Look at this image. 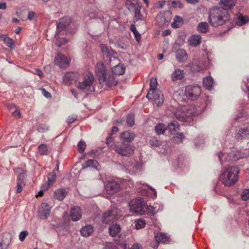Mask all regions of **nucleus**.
Listing matches in <instances>:
<instances>
[{"label": "nucleus", "instance_id": "nucleus-1", "mask_svg": "<svg viewBox=\"0 0 249 249\" xmlns=\"http://www.w3.org/2000/svg\"><path fill=\"white\" fill-rule=\"evenodd\" d=\"M230 19V14L226 8L215 6L209 10L208 21L212 27H218L222 26Z\"/></svg>", "mask_w": 249, "mask_h": 249}, {"label": "nucleus", "instance_id": "nucleus-2", "mask_svg": "<svg viewBox=\"0 0 249 249\" xmlns=\"http://www.w3.org/2000/svg\"><path fill=\"white\" fill-rule=\"evenodd\" d=\"M238 169L234 166L225 168L220 176V181L226 186L234 185L238 180Z\"/></svg>", "mask_w": 249, "mask_h": 249}, {"label": "nucleus", "instance_id": "nucleus-3", "mask_svg": "<svg viewBox=\"0 0 249 249\" xmlns=\"http://www.w3.org/2000/svg\"><path fill=\"white\" fill-rule=\"evenodd\" d=\"M71 22V18L69 17H64L60 18L57 23V31L55 36L56 44L58 46H61L66 43L68 41L65 38H60L59 36L64 35L66 32L65 29L70 25Z\"/></svg>", "mask_w": 249, "mask_h": 249}, {"label": "nucleus", "instance_id": "nucleus-4", "mask_svg": "<svg viewBox=\"0 0 249 249\" xmlns=\"http://www.w3.org/2000/svg\"><path fill=\"white\" fill-rule=\"evenodd\" d=\"M198 113L193 111L192 107H182L178 108L174 112V115L178 120L188 123L191 125V122L192 121V116L197 115Z\"/></svg>", "mask_w": 249, "mask_h": 249}, {"label": "nucleus", "instance_id": "nucleus-5", "mask_svg": "<svg viewBox=\"0 0 249 249\" xmlns=\"http://www.w3.org/2000/svg\"><path fill=\"white\" fill-rule=\"evenodd\" d=\"M94 82L93 75L89 72L85 76L83 81L78 83L77 87L84 92H91L95 90Z\"/></svg>", "mask_w": 249, "mask_h": 249}, {"label": "nucleus", "instance_id": "nucleus-6", "mask_svg": "<svg viewBox=\"0 0 249 249\" xmlns=\"http://www.w3.org/2000/svg\"><path fill=\"white\" fill-rule=\"evenodd\" d=\"M129 206L131 212L137 214H143L147 211V205L142 198L132 200L129 203Z\"/></svg>", "mask_w": 249, "mask_h": 249}, {"label": "nucleus", "instance_id": "nucleus-7", "mask_svg": "<svg viewBox=\"0 0 249 249\" xmlns=\"http://www.w3.org/2000/svg\"><path fill=\"white\" fill-rule=\"evenodd\" d=\"M111 147L122 156L129 157L134 152V147L128 143H115L111 145Z\"/></svg>", "mask_w": 249, "mask_h": 249}, {"label": "nucleus", "instance_id": "nucleus-8", "mask_svg": "<svg viewBox=\"0 0 249 249\" xmlns=\"http://www.w3.org/2000/svg\"><path fill=\"white\" fill-rule=\"evenodd\" d=\"M126 4L128 9L134 13V18L136 21L143 20L141 13L142 6L138 0H127Z\"/></svg>", "mask_w": 249, "mask_h": 249}, {"label": "nucleus", "instance_id": "nucleus-9", "mask_svg": "<svg viewBox=\"0 0 249 249\" xmlns=\"http://www.w3.org/2000/svg\"><path fill=\"white\" fill-rule=\"evenodd\" d=\"M201 93V88L197 85H188L186 87L185 94L192 100H196Z\"/></svg>", "mask_w": 249, "mask_h": 249}, {"label": "nucleus", "instance_id": "nucleus-10", "mask_svg": "<svg viewBox=\"0 0 249 249\" xmlns=\"http://www.w3.org/2000/svg\"><path fill=\"white\" fill-rule=\"evenodd\" d=\"M118 210L114 208L105 212L102 217L103 222L109 224L116 220L120 217V215L118 214Z\"/></svg>", "mask_w": 249, "mask_h": 249}, {"label": "nucleus", "instance_id": "nucleus-11", "mask_svg": "<svg viewBox=\"0 0 249 249\" xmlns=\"http://www.w3.org/2000/svg\"><path fill=\"white\" fill-rule=\"evenodd\" d=\"M105 189L108 194L113 195L120 190V185L115 180H109L105 185Z\"/></svg>", "mask_w": 249, "mask_h": 249}, {"label": "nucleus", "instance_id": "nucleus-12", "mask_svg": "<svg viewBox=\"0 0 249 249\" xmlns=\"http://www.w3.org/2000/svg\"><path fill=\"white\" fill-rule=\"evenodd\" d=\"M70 60L62 53H58L55 57L54 63L61 68H66L69 65Z\"/></svg>", "mask_w": 249, "mask_h": 249}, {"label": "nucleus", "instance_id": "nucleus-13", "mask_svg": "<svg viewBox=\"0 0 249 249\" xmlns=\"http://www.w3.org/2000/svg\"><path fill=\"white\" fill-rule=\"evenodd\" d=\"M78 79V74L73 72H68L64 75L63 83L66 85H71Z\"/></svg>", "mask_w": 249, "mask_h": 249}, {"label": "nucleus", "instance_id": "nucleus-14", "mask_svg": "<svg viewBox=\"0 0 249 249\" xmlns=\"http://www.w3.org/2000/svg\"><path fill=\"white\" fill-rule=\"evenodd\" d=\"M51 210V207L46 203H42L38 210L40 218L42 219H46L50 215Z\"/></svg>", "mask_w": 249, "mask_h": 249}, {"label": "nucleus", "instance_id": "nucleus-15", "mask_svg": "<svg viewBox=\"0 0 249 249\" xmlns=\"http://www.w3.org/2000/svg\"><path fill=\"white\" fill-rule=\"evenodd\" d=\"M96 72L100 82H101V80H105V77L107 74L106 68L103 63L98 62L97 63L96 65Z\"/></svg>", "mask_w": 249, "mask_h": 249}, {"label": "nucleus", "instance_id": "nucleus-16", "mask_svg": "<svg viewBox=\"0 0 249 249\" xmlns=\"http://www.w3.org/2000/svg\"><path fill=\"white\" fill-rule=\"evenodd\" d=\"M155 239L157 241L156 243H151V246L157 249L159 243H165L169 240V237L165 233H157L155 236Z\"/></svg>", "mask_w": 249, "mask_h": 249}, {"label": "nucleus", "instance_id": "nucleus-17", "mask_svg": "<svg viewBox=\"0 0 249 249\" xmlns=\"http://www.w3.org/2000/svg\"><path fill=\"white\" fill-rule=\"evenodd\" d=\"M148 99H153L157 106L161 105L164 102L163 95L161 93L160 90H156L154 93H152L150 98H147Z\"/></svg>", "mask_w": 249, "mask_h": 249}, {"label": "nucleus", "instance_id": "nucleus-18", "mask_svg": "<svg viewBox=\"0 0 249 249\" xmlns=\"http://www.w3.org/2000/svg\"><path fill=\"white\" fill-rule=\"evenodd\" d=\"M12 240V236L9 233H4L2 235L1 240L0 242V248L1 249H8Z\"/></svg>", "mask_w": 249, "mask_h": 249}, {"label": "nucleus", "instance_id": "nucleus-19", "mask_svg": "<svg viewBox=\"0 0 249 249\" xmlns=\"http://www.w3.org/2000/svg\"><path fill=\"white\" fill-rule=\"evenodd\" d=\"M70 217L73 221L80 220L82 217V212L79 207H73L70 212Z\"/></svg>", "mask_w": 249, "mask_h": 249}, {"label": "nucleus", "instance_id": "nucleus-20", "mask_svg": "<svg viewBox=\"0 0 249 249\" xmlns=\"http://www.w3.org/2000/svg\"><path fill=\"white\" fill-rule=\"evenodd\" d=\"M134 133L130 131H126L121 134V139L122 142L129 143L134 140Z\"/></svg>", "mask_w": 249, "mask_h": 249}, {"label": "nucleus", "instance_id": "nucleus-21", "mask_svg": "<svg viewBox=\"0 0 249 249\" xmlns=\"http://www.w3.org/2000/svg\"><path fill=\"white\" fill-rule=\"evenodd\" d=\"M188 42L192 47H196L201 42V37L200 35L195 34L191 36L188 38Z\"/></svg>", "mask_w": 249, "mask_h": 249}, {"label": "nucleus", "instance_id": "nucleus-22", "mask_svg": "<svg viewBox=\"0 0 249 249\" xmlns=\"http://www.w3.org/2000/svg\"><path fill=\"white\" fill-rule=\"evenodd\" d=\"M100 83H106L107 86L111 87L117 84V81L113 75L108 74L106 77L105 80H101Z\"/></svg>", "mask_w": 249, "mask_h": 249}, {"label": "nucleus", "instance_id": "nucleus-23", "mask_svg": "<svg viewBox=\"0 0 249 249\" xmlns=\"http://www.w3.org/2000/svg\"><path fill=\"white\" fill-rule=\"evenodd\" d=\"M94 229L92 225H87L80 230L81 234L84 237H89L93 232Z\"/></svg>", "mask_w": 249, "mask_h": 249}, {"label": "nucleus", "instance_id": "nucleus-24", "mask_svg": "<svg viewBox=\"0 0 249 249\" xmlns=\"http://www.w3.org/2000/svg\"><path fill=\"white\" fill-rule=\"evenodd\" d=\"M158 85L157 79L156 78L152 77L150 80V89L146 95V98H150L152 93H154L156 90H159L157 89Z\"/></svg>", "mask_w": 249, "mask_h": 249}, {"label": "nucleus", "instance_id": "nucleus-25", "mask_svg": "<svg viewBox=\"0 0 249 249\" xmlns=\"http://www.w3.org/2000/svg\"><path fill=\"white\" fill-rule=\"evenodd\" d=\"M100 47L103 55L111 60L110 56L113 54L114 51L110 49L106 45L103 44H101Z\"/></svg>", "mask_w": 249, "mask_h": 249}, {"label": "nucleus", "instance_id": "nucleus-26", "mask_svg": "<svg viewBox=\"0 0 249 249\" xmlns=\"http://www.w3.org/2000/svg\"><path fill=\"white\" fill-rule=\"evenodd\" d=\"M109 233L112 237H116L121 231V227L117 224L111 225L108 229Z\"/></svg>", "mask_w": 249, "mask_h": 249}, {"label": "nucleus", "instance_id": "nucleus-27", "mask_svg": "<svg viewBox=\"0 0 249 249\" xmlns=\"http://www.w3.org/2000/svg\"><path fill=\"white\" fill-rule=\"evenodd\" d=\"M209 26L206 22H201L198 24L196 30L200 33H206L209 31Z\"/></svg>", "mask_w": 249, "mask_h": 249}, {"label": "nucleus", "instance_id": "nucleus-28", "mask_svg": "<svg viewBox=\"0 0 249 249\" xmlns=\"http://www.w3.org/2000/svg\"><path fill=\"white\" fill-rule=\"evenodd\" d=\"M67 192L64 189H59L56 190L54 193V198L59 200H62L67 196Z\"/></svg>", "mask_w": 249, "mask_h": 249}, {"label": "nucleus", "instance_id": "nucleus-29", "mask_svg": "<svg viewBox=\"0 0 249 249\" xmlns=\"http://www.w3.org/2000/svg\"><path fill=\"white\" fill-rule=\"evenodd\" d=\"M125 70V67L121 64H117L114 66L112 68V72L114 75H122L123 74Z\"/></svg>", "mask_w": 249, "mask_h": 249}, {"label": "nucleus", "instance_id": "nucleus-30", "mask_svg": "<svg viewBox=\"0 0 249 249\" xmlns=\"http://www.w3.org/2000/svg\"><path fill=\"white\" fill-rule=\"evenodd\" d=\"M184 75L183 71L179 69L176 70L172 74V79L173 81L181 80Z\"/></svg>", "mask_w": 249, "mask_h": 249}, {"label": "nucleus", "instance_id": "nucleus-31", "mask_svg": "<svg viewBox=\"0 0 249 249\" xmlns=\"http://www.w3.org/2000/svg\"><path fill=\"white\" fill-rule=\"evenodd\" d=\"M15 173L18 176L17 181L24 182L26 176V172L21 168H18L15 169Z\"/></svg>", "mask_w": 249, "mask_h": 249}, {"label": "nucleus", "instance_id": "nucleus-32", "mask_svg": "<svg viewBox=\"0 0 249 249\" xmlns=\"http://www.w3.org/2000/svg\"><path fill=\"white\" fill-rule=\"evenodd\" d=\"M176 56L179 61H184L187 58V53L184 50L179 49L176 52Z\"/></svg>", "mask_w": 249, "mask_h": 249}, {"label": "nucleus", "instance_id": "nucleus-33", "mask_svg": "<svg viewBox=\"0 0 249 249\" xmlns=\"http://www.w3.org/2000/svg\"><path fill=\"white\" fill-rule=\"evenodd\" d=\"M203 84L205 87L208 90H211L213 87V80L212 77L207 76L204 78L203 80Z\"/></svg>", "mask_w": 249, "mask_h": 249}, {"label": "nucleus", "instance_id": "nucleus-34", "mask_svg": "<svg viewBox=\"0 0 249 249\" xmlns=\"http://www.w3.org/2000/svg\"><path fill=\"white\" fill-rule=\"evenodd\" d=\"M236 2V0H220V3L225 7L227 10L231 9L234 6Z\"/></svg>", "mask_w": 249, "mask_h": 249}, {"label": "nucleus", "instance_id": "nucleus-35", "mask_svg": "<svg viewBox=\"0 0 249 249\" xmlns=\"http://www.w3.org/2000/svg\"><path fill=\"white\" fill-rule=\"evenodd\" d=\"M98 165V162L94 160H89L86 161L83 165V169H85L88 167H93L97 169Z\"/></svg>", "mask_w": 249, "mask_h": 249}, {"label": "nucleus", "instance_id": "nucleus-36", "mask_svg": "<svg viewBox=\"0 0 249 249\" xmlns=\"http://www.w3.org/2000/svg\"><path fill=\"white\" fill-rule=\"evenodd\" d=\"M179 126L177 122L173 121L168 124L167 128L171 133L175 134L179 130Z\"/></svg>", "mask_w": 249, "mask_h": 249}, {"label": "nucleus", "instance_id": "nucleus-37", "mask_svg": "<svg viewBox=\"0 0 249 249\" xmlns=\"http://www.w3.org/2000/svg\"><path fill=\"white\" fill-rule=\"evenodd\" d=\"M249 135L248 132L246 128H241L239 129L237 133L236 137L238 139H243L248 137Z\"/></svg>", "mask_w": 249, "mask_h": 249}, {"label": "nucleus", "instance_id": "nucleus-38", "mask_svg": "<svg viewBox=\"0 0 249 249\" xmlns=\"http://www.w3.org/2000/svg\"><path fill=\"white\" fill-rule=\"evenodd\" d=\"M0 37L2 38V40H3L4 43L11 49H13L15 47V45L14 44V41L12 39L10 38L9 37L5 36L3 35L1 36Z\"/></svg>", "mask_w": 249, "mask_h": 249}, {"label": "nucleus", "instance_id": "nucleus-39", "mask_svg": "<svg viewBox=\"0 0 249 249\" xmlns=\"http://www.w3.org/2000/svg\"><path fill=\"white\" fill-rule=\"evenodd\" d=\"M138 183H137V187L140 192H142L143 194H145L144 192H143V191H145V187H148L152 191V192L154 194V197L155 198L157 197V192L156 190L152 187H150L146 184H143L142 186L139 187Z\"/></svg>", "mask_w": 249, "mask_h": 249}, {"label": "nucleus", "instance_id": "nucleus-40", "mask_svg": "<svg viewBox=\"0 0 249 249\" xmlns=\"http://www.w3.org/2000/svg\"><path fill=\"white\" fill-rule=\"evenodd\" d=\"M155 130L158 135L162 134L166 130V126L163 124H159L155 126Z\"/></svg>", "mask_w": 249, "mask_h": 249}, {"label": "nucleus", "instance_id": "nucleus-41", "mask_svg": "<svg viewBox=\"0 0 249 249\" xmlns=\"http://www.w3.org/2000/svg\"><path fill=\"white\" fill-rule=\"evenodd\" d=\"M56 179V174L54 171L49 173L48 175V185H51L53 184Z\"/></svg>", "mask_w": 249, "mask_h": 249}, {"label": "nucleus", "instance_id": "nucleus-42", "mask_svg": "<svg viewBox=\"0 0 249 249\" xmlns=\"http://www.w3.org/2000/svg\"><path fill=\"white\" fill-rule=\"evenodd\" d=\"M126 123L129 126H132L135 124L134 115L130 114L127 116Z\"/></svg>", "mask_w": 249, "mask_h": 249}, {"label": "nucleus", "instance_id": "nucleus-43", "mask_svg": "<svg viewBox=\"0 0 249 249\" xmlns=\"http://www.w3.org/2000/svg\"><path fill=\"white\" fill-rule=\"evenodd\" d=\"M145 226V221L142 219H138L135 221V227L136 229L139 230L143 228Z\"/></svg>", "mask_w": 249, "mask_h": 249}, {"label": "nucleus", "instance_id": "nucleus-44", "mask_svg": "<svg viewBox=\"0 0 249 249\" xmlns=\"http://www.w3.org/2000/svg\"><path fill=\"white\" fill-rule=\"evenodd\" d=\"M38 152L40 155H47L48 153V148L47 145L44 144H40L38 147Z\"/></svg>", "mask_w": 249, "mask_h": 249}, {"label": "nucleus", "instance_id": "nucleus-45", "mask_svg": "<svg viewBox=\"0 0 249 249\" xmlns=\"http://www.w3.org/2000/svg\"><path fill=\"white\" fill-rule=\"evenodd\" d=\"M130 30L133 32L135 35L136 40L139 42L141 40V35L137 31L135 26L133 24L130 26Z\"/></svg>", "mask_w": 249, "mask_h": 249}, {"label": "nucleus", "instance_id": "nucleus-46", "mask_svg": "<svg viewBox=\"0 0 249 249\" xmlns=\"http://www.w3.org/2000/svg\"><path fill=\"white\" fill-rule=\"evenodd\" d=\"M182 21V19L181 18L178 16H176L174 19V21L172 23V26L174 28L179 27Z\"/></svg>", "mask_w": 249, "mask_h": 249}, {"label": "nucleus", "instance_id": "nucleus-47", "mask_svg": "<svg viewBox=\"0 0 249 249\" xmlns=\"http://www.w3.org/2000/svg\"><path fill=\"white\" fill-rule=\"evenodd\" d=\"M78 151L80 153L84 152L86 147V144L84 141H80L78 144Z\"/></svg>", "mask_w": 249, "mask_h": 249}, {"label": "nucleus", "instance_id": "nucleus-48", "mask_svg": "<svg viewBox=\"0 0 249 249\" xmlns=\"http://www.w3.org/2000/svg\"><path fill=\"white\" fill-rule=\"evenodd\" d=\"M248 18L244 16H240L238 20L237 21V24L238 25H242L247 22L248 21Z\"/></svg>", "mask_w": 249, "mask_h": 249}, {"label": "nucleus", "instance_id": "nucleus-49", "mask_svg": "<svg viewBox=\"0 0 249 249\" xmlns=\"http://www.w3.org/2000/svg\"><path fill=\"white\" fill-rule=\"evenodd\" d=\"M242 199L246 201L249 199V189L244 190L241 194Z\"/></svg>", "mask_w": 249, "mask_h": 249}, {"label": "nucleus", "instance_id": "nucleus-50", "mask_svg": "<svg viewBox=\"0 0 249 249\" xmlns=\"http://www.w3.org/2000/svg\"><path fill=\"white\" fill-rule=\"evenodd\" d=\"M172 7L177 8H182L183 7V4L180 1H173L171 4Z\"/></svg>", "mask_w": 249, "mask_h": 249}, {"label": "nucleus", "instance_id": "nucleus-51", "mask_svg": "<svg viewBox=\"0 0 249 249\" xmlns=\"http://www.w3.org/2000/svg\"><path fill=\"white\" fill-rule=\"evenodd\" d=\"M150 143L153 146L158 147L160 145V142L158 139L153 138L150 140Z\"/></svg>", "mask_w": 249, "mask_h": 249}, {"label": "nucleus", "instance_id": "nucleus-52", "mask_svg": "<svg viewBox=\"0 0 249 249\" xmlns=\"http://www.w3.org/2000/svg\"><path fill=\"white\" fill-rule=\"evenodd\" d=\"M29 233L27 231H22L19 234V239L20 241L23 242L28 235Z\"/></svg>", "mask_w": 249, "mask_h": 249}, {"label": "nucleus", "instance_id": "nucleus-53", "mask_svg": "<svg viewBox=\"0 0 249 249\" xmlns=\"http://www.w3.org/2000/svg\"><path fill=\"white\" fill-rule=\"evenodd\" d=\"M105 249H117V246L112 243H107L105 245Z\"/></svg>", "mask_w": 249, "mask_h": 249}, {"label": "nucleus", "instance_id": "nucleus-54", "mask_svg": "<svg viewBox=\"0 0 249 249\" xmlns=\"http://www.w3.org/2000/svg\"><path fill=\"white\" fill-rule=\"evenodd\" d=\"M24 183V182L17 181V189L16 192L17 193H20L22 190V184Z\"/></svg>", "mask_w": 249, "mask_h": 249}, {"label": "nucleus", "instance_id": "nucleus-55", "mask_svg": "<svg viewBox=\"0 0 249 249\" xmlns=\"http://www.w3.org/2000/svg\"><path fill=\"white\" fill-rule=\"evenodd\" d=\"M42 94L47 98H50L51 97V94L49 92L47 91L45 89L41 88V89Z\"/></svg>", "mask_w": 249, "mask_h": 249}, {"label": "nucleus", "instance_id": "nucleus-56", "mask_svg": "<svg viewBox=\"0 0 249 249\" xmlns=\"http://www.w3.org/2000/svg\"><path fill=\"white\" fill-rule=\"evenodd\" d=\"M77 119V117L75 115H72L71 116H69L67 121L69 124L73 123Z\"/></svg>", "mask_w": 249, "mask_h": 249}, {"label": "nucleus", "instance_id": "nucleus-57", "mask_svg": "<svg viewBox=\"0 0 249 249\" xmlns=\"http://www.w3.org/2000/svg\"><path fill=\"white\" fill-rule=\"evenodd\" d=\"M37 129L40 132H43L48 129V127L45 125L40 124L38 126Z\"/></svg>", "mask_w": 249, "mask_h": 249}, {"label": "nucleus", "instance_id": "nucleus-58", "mask_svg": "<svg viewBox=\"0 0 249 249\" xmlns=\"http://www.w3.org/2000/svg\"><path fill=\"white\" fill-rule=\"evenodd\" d=\"M14 108L15 110L12 112L13 116L17 118L20 117V113L19 111L16 107H15Z\"/></svg>", "mask_w": 249, "mask_h": 249}, {"label": "nucleus", "instance_id": "nucleus-59", "mask_svg": "<svg viewBox=\"0 0 249 249\" xmlns=\"http://www.w3.org/2000/svg\"><path fill=\"white\" fill-rule=\"evenodd\" d=\"M130 249H142L141 245L138 243L133 244Z\"/></svg>", "mask_w": 249, "mask_h": 249}, {"label": "nucleus", "instance_id": "nucleus-60", "mask_svg": "<svg viewBox=\"0 0 249 249\" xmlns=\"http://www.w3.org/2000/svg\"><path fill=\"white\" fill-rule=\"evenodd\" d=\"M35 74L38 75L40 77V78H42L43 76L42 71L38 69H36L35 70Z\"/></svg>", "mask_w": 249, "mask_h": 249}, {"label": "nucleus", "instance_id": "nucleus-61", "mask_svg": "<svg viewBox=\"0 0 249 249\" xmlns=\"http://www.w3.org/2000/svg\"><path fill=\"white\" fill-rule=\"evenodd\" d=\"M35 16V13L34 12H30L28 15V19L29 20H32Z\"/></svg>", "mask_w": 249, "mask_h": 249}, {"label": "nucleus", "instance_id": "nucleus-62", "mask_svg": "<svg viewBox=\"0 0 249 249\" xmlns=\"http://www.w3.org/2000/svg\"><path fill=\"white\" fill-rule=\"evenodd\" d=\"M7 8V4L5 2H0V9L5 10Z\"/></svg>", "mask_w": 249, "mask_h": 249}, {"label": "nucleus", "instance_id": "nucleus-63", "mask_svg": "<svg viewBox=\"0 0 249 249\" xmlns=\"http://www.w3.org/2000/svg\"><path fill=\"white\" fill-rule=\"evenodd\" d=\"M171 34V31L169 30H165L162 33L163 36H167Z\"/></svg>", "mask_w": 249, "mask_h": 249}, {"label": "nucleus", "instance_id": "nucleus-64", "mask_svg": "<svg viewBox=\"0 0 249 249\" xmlns=\"http://www.w3.org/2000/svg\"><path fill=\"white\" fill-rule=\"evenodd\" d=\"M186 1L189 3L195 4L198 2V0H186Z\"/></svg>", "mask_w": 249, "mask_h": 249}]
</instances>
